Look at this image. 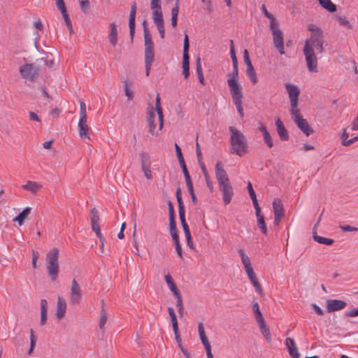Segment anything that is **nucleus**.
<instances>
[{
  "instance_id": "f257e3e1",
  "label": "nucleus",
  "mask_w": 358,
  "mask_h": 358,
  "mask_svg": "<svg viewBox=\"0 0 358 358\" xmlns=\"http://www.w3.org/2000/svg\"><path fill=\"white\" fill-rule=\"evenodd\" d=\"M324 39L323 34H310V38L305 42L303 54L306 57L307 68L310 72H317V59L314 52V48L318 53L324 51Z\"/></svg>"
},
{
  "instance_id": "f03ea898",
  "label": "nucleus",
  "mask_w": 358,
  "mask_h": 358,
  "mask_svg": "<svg viewBox=\"0 0 358 358\" xmlns=\"http://www.w3.org/2000/svg\"><path fill=\"white\" fill-rule=\"evenodd\" d=\"M230 136V152L236 154L239 157L248 152V141L244 134L234 127H229Z\"/></svg>"
},
{
  "instance_id": "7ed1b4c3",
  "label": "nucleus",
  "mask_w": 358,
  "mask_h": 358,
  "mask_svg": "<svg viewBox=\"0 0 358 358\" xmlns=\"http://www.w3.org/2000/svg\"><path fill=\"white\" fill-rule=\"evenodd\" d=\"M262 10L264 15L270 20V29L273 36V45L280 55H284L285 52L282 31L279 29V24L275 17L267 10L264 4L262 5Z\"/></svg>"
},
{
  "instance_id": "20e7f679",
  "label": "nucleus",
  "mask_w": 358,
  "mask_h": 358,
  "mask_svg": "<svg viewBox=\"0 0 358 358\" xmlns=\"http://www.w3.org/2000/svg\"><path fill=\"white\" fill-rule=\"evenodd\" d=\"M59 255L57 248H52L46 254V271L52 282H57L59 273Z\"/></svg>"
},
{
  "instance_id": "39448f33",
  "label": "nucleus",
  "mask_w": 358,
  "mask_h": 358,
  "mask_svg": "<svg viewBox=\"0 0 358 358\" xmlns=\"http://www.w3.org/2000/svg\"><path fill=\"white\" fill-rule=\"evenodd\" d=\"M153 22L155 24L161 38L165 37L164 22L161 6V0H150Z\"/></svg>"
},
{
  "instance_id": "423d86ee",
  "label": "nucleus",
  "mask_w": 358,
  "mask_h": 358,
  "mask_svg": "<svg viewBox=\"0 0 358 358\" xmlns=\"http://www.w3.org/2000/svg\"><path fill=\"white\" fill-rule=\"evenodd\" d=\"M40 70V67L35 64H24L19 69L22 78L31 82H34L38 78Z\"/></svg>"
},
{
  "instance_id": "0eeeda50",
  "label": "nucleus",
  "mask_w": 358,
  "mask_h": 358,
  "mask_svg": "<svg viewBox=\"0 0 358 358\" xmlns=\"http://www.w3.org/2000/svg\"><path fill=\"white\" fill-rule=\"evenodd\" d=\"M176 196L178 204L179 218L185 233V236L186 239H189L191 236V233L189 229V227L185 221V210L182 199L181 190L180 188L177 189Z\"/></svg>"
},
{
  "instance_id": "6e6552de",
  "label": "nucleus",
  "mask_w": 358,
  "mask_h": 358,
  "mask_svg": "<svg viewBox=\"0 0 358 358\" xmlns=\"http://www.w3.org/2000/svg\"><path fill=\"white\" fill-rule=\"evenodd\" d=\"M290 113L293 120L296 124L300 130L302 131L307 136H310L313 132V130L308 124V121L303 118L300 110L298 109L296 110L290 111Z\"/></svg>"
},
{
  "instance_id": "1a4fd4ad",
  "label": "nucleus",
  "mask_w": 358,
  "mask_h": 358,
  "mask_svg": "<svg viewBox=\"0 0 358 358\" xmlns=\"http://www.w3.org/2000/svg\"><path fill=\"white\" fill-rule=\"evenodd\" d=\"M189 43L187 34H185L183 43V57H182V74L185 78L189 76Z\"/></svg>"
},
{
  "instance_id": "9d476101",
  "label": "nucleus",
  "mask_w": 358,
  "mask_h": 358,
  "mask_svg": "<svg viewBox=\"0 0 358 358\" xmlns=\"http://www.w3.org/2000/svg\"><path fill=\"white\" fill-rule=\"evenodd\" d=\"M286 90L287 91V93L289 94V98L290 99V105H291V110L290 111L296 110L297 109L298 106V98L299 95L300 94V90L297 87V86L291 84L287 83L285 85Z\"/></svg>"
},
{
  "instance_id": "9b49d317",
  "label": "nucleus",
  "mask_w": 358,
  "mask_h": 358,
  "mask_svg": "<svg viewBox=\"0 0 358 358\" xmlns=\"http://www.w3.org/2000/svg\"><path fill=\"white\" fill-rule=\"evenodd\" d=\"M227 83L232 99H243L242 87L238 83V81L234 78H229Z\"/></svg>"
},
{
  "instance_id": "f8f14e48",
  "label": "nucleus",
  "mask_w": 358,
  "mask_h": 358,
  "mask_svg": "<svg viewBox=\"0 0 358 358\" xmlns=\"http://www.w3.org/2000/svg\"><path fill=\"white\" fill-rule=\"evenodd\" d=\"M243 60L246 64L247 74L250 78L252 83L255 85L257 83V78L252 62L250 59L249 52L246 49L243 52Z\"/></svg>"
},
{
  "instance_id": "ddd939ff",
  "label": "nucleus",
  "mask_w": 358,
  "mask_h": 358,
  "mask_svg": "<svg viewBox=\"0 0 358 358\" xmlns=\"http://www.w3.org/2000/svg\"><path fill=\"white\" fill-rule=\"evenodd\" d=\"M273 209L274 213V224L278 225L281 219L285 215V211L282 201L276 198L273 201Z\"/></svg>"
},
{
  "instance_id": "4468645a",
  "label": "nucleus",
  "mask_w": 358,
  "mask_h": 358,
  "mask_svg": "<svg viewBox=\"0 0 358 358\" xmlns=\"http://www.w3.org/2000/svg\"><path fill=\"white\" fill-rule=\"evenodd\" d=\"M219 187L222 194L224 203L228 205L234 196L233 187L230 182L220 184Z\"/></svg>"
},
{
  "instance_id": "2eb2a0df",
  "label": "nucleus",
  "mask_w": 358,
  "mask_h": 358,
  "mask_svg": "<svg viewBox=\"0 0 358 358\" xmlns=\"http://www.w3.org/2000/svg\"><path fill=\"white\" fill-rule=\"evenodd\" d=\"M215 176L218 185L230 182L223 164L220 161H217L215 164Z\"/></svg>"
},
{
  "instance_id": "dca6fc26",
  "label": "nucleus",
  "mask_w": 358,
  "mask_h": 358,
  "mask_svg": "<svg viewBox=\"0 0 358 358\" xmlns=\"http://www.w3.org/2000/svg\"><path fill=\"white\" fill-rule=\"evenodd\" d=\"M347 306V303L343 300L328 299L326 303L327 310L329 313L341 310Z\"/></svg>"
},
{
  "instance_id": "f3484780",
  "label": "nucleus",
  "mask_w": 358,
  "mask_h": 358,
  "mask_svg": "<svg viewBox=\"0 0 358 358\" xmlns=\"http://www.w3.org/2000/svg\"><path fill=\"white\" fill-rule=\"evenodd\" d=\"M137 5L136 2H133L131 6L129 19V35L131 37V41L133 42L134 33H135V17L136 13Z\"/></svg>"
},
{
  "instance_id": "a211bd4d",
  "label": "nucleus",
  "mask_w": 358,
  "mask_h": 358,
  "mask_svg": "<svg viewBox=\"0 0 358 358\" xmlns=\"http://www.w3.org/2000/svg\"><path fill=\"white\" fill-rule=\"evenodd\" d=\"M81 299V290L77 281L73 279L71 288V302L72 303H78Z\"/></svg>"
},
{
  "instance_id": "6ab92c4d",
  "label": "nucleus",
  "mask_w": 358,
  "mask_h": 358,
  "mask_svg": "<svg viewBox=\"0 0 358 358\" xmlns=\"http://www.w3.org/2000/svg\"><path fill=\"white\" fill-rule=\"evenodd\" d=\"M285 345H286L288 352L292 358H299L300 354L298 352L297 347L296 345V343L294 339L291 338H287L285 341Z\"/></svg>"
},
{
  "instance_id": "aec40b11",
  "label": "nucleus",
  "mask_w": 358,
  "mask_h": 358,
  "mask_svg": "<svg viewBox=\"0 0 358 358\" xmlns=\"http://www.w3.org/2000/svg\"><path fill=\"white\" fill-rule=\"evenodd\" d=\"M198 331L201 341L205 347L206 351L211 350V346L206 335L204 327L202 322H199L198 324Z\"/></svg>"
},
{
  "instance_id": "412c9836",
  "label": "nucleus",
  "mask_w": 358,
  "mask_h": 358,
  "mask_svg": "<svg viewBox=\"0 0 358 358\" xmlns=\"http://www.w3.org/2000/svg\"><path fill=\"white\" fill-rule=\"evenodd\" d=\"M78 131L81 138H90L89 131L90 127L87 124L86 120H79L78 122Z\"/></svg>"
},
{
  "instance_id": "4be33fe9",
  "label": "nucleus",
  "mask_w": 358,
  "mask_h": 358,
  "mask_svg": "<svg viewBox=\"0 0 358 358\" xmlns=\"http://www.w3.org/2000/svg\"><path fill=\"white\" fill-rule=\"evenodd\" d=\"M53 52H46V66L52 68L55 64L59 63V56L57 51L52 50Z\"/></svg>"
},
{
  "instance_id": "5701e85b",
  "label": "nucleus",
  "mask_w": 358,
  "mask_h": 358,
  "mask_svg": "<svg viewBox=\"0 0 358 358\" xmlns=\"http://www.w3.org/2000/svg\"><path fill=\"white\" fill-rule=\"evenodd\" d=\"M275 125L277 128V132L278 134L279 135L280 138L282 141H288V132L285 127H284L282 122L279 118L275 121Z\"/></svg>"
},
{
  "instance_id": "b1692460",
  "label": "nucleus",
  "mask_w": 358,
  "mask_h": 358,
  "mask_svg": "<svg viewBox=\"0 0 358 358\" xmlns=\"http://www.w3.org/2000/svg\"><path fill=\"white\" fill-rule=\"evenodd\" d=\"M168 312L169 314V316L171 317L173 330L175 334V338H179V330H178V324L177 317L174 311V309L172 307L168 308Z\"/></svg>"
},
{
  "instance_id": "393cba45",
  "label": "nucleus",
  "mask_w": 358,
  "mask_h": 358,
  "mask_svg": "<svg viewBox=\"0 0 358 358\" xmlns=\"http://www.w3.org/2000/svg\"><path fill=\"white\" fill-rule=\"evenodd\" d=\"M66 303L64 299L62 297H58L57 304V313L56 316L57 319H62L66 313Z\"/></svg>"
},
{
  "instance_id": "a878e982",
  "label": "nucleus",
  "mask_w": 358,
  "mask_h": 358,
  "mask_svg": "<svg viewBox=\"0 0 358 358\" xmlns=\"http://www.w3.org/2000/svg\"><path fill=\"white\" fill-rule=\"evenodd\" d=\"M110 34L108 35V40L110 44L115 47L117 45V29L115 24L112 22L109 24Z\"/></svg>"
},
{
  "instance_id": "bb28decb",
  "label": "nucleus",
  "mask_w": 358,
  "mask_h": 358,
  "mask_svg": "<svg viewBox=\"0 0 358 358\" xmlns=\"http://www.w3.org/2000/svg\"><path fill=\"white\" fill-rule=\"evenodd\" d=\"M22 187L33 194H36L40 189H42L43 185L34 181H28L27 184L22 185Z\"/></svg>"
},
{
  "instance_id": "cd10ccee",
  "label": "nucleus",
  "mask_w": 358,
  "mask_h": 358,
  "mask_svg": "<svg viewBox=\"0 0 358 358\" xmlns=\"http://www.w3.org/2000/svg\"><path fill=\"white\" fill-rule=\"evenodd\" d=\"M155 113L154 111L153 108L152 107L150 110L148 111V127H149V133L152 135L154 134L156 124L155 123Z\"/></svg>"
},
{
  "instance_id": "c85d7f7f",
  "label": "nucleus",
  "mask_w": 358,
  "mask_h": 358,
  "mask_svg": "<svg viewBox=\"0 0 358 358\" xmlns=\"http://www.w3.org/2000/svg\"><path fill=\"white\" fill-rule=\"evenodd\" d=\"M165 281L171 291L173 292V295H178V293L180 292V290L176 285L170 274H167L165 275Z\"/></svg>"
},
{
  "instance_id": "c756f323",
  "label": "nucleus",
  "mask_w": 358,
  "mask_h": 358,
  "mask_svg": "<svg viewBox=\"0 0 358 358\" xmlns=\"http://www.w3.org/2000/svg\"><path fill=\"white\" fill-rule=\"evenodd\" d=\"M179 13V3L178 0L176 1V5L171 9V25L173 28L177 26L178 15Z\"/></svg>"
},
{
  "instance_id": "7c9ffc66",
  "label": "nucleus",
  "mask_w": 358,
  "mask_h": 358,
  "mask_svg": "<svg viewBox=\"0 0 358 358\" xmlns=\"http://www.w3.org/2000/svg\"><path fill=\"white\" fill-rule=\"evenodd\" d=\"M313 239L315 241L317 242L318 243L326 245H331L334 243V239L318 236L316 234L315 232L313 235Z\"/></svg>"
},
{
  "instance_id": "2f4dec72",
  "label": "nucleus",
  "mask_w": 358,
  "mask_h": 358,
  "mask_svg": "<svg viewBox=\"0 0 358 358\" xmlns=\"http://www.w3.org/2000/svg\"><path fill=\"white\" fill-rule=\"evenodd\" d=\"M320 4L328 11L333 13L336 10V6L331 0H318Z\"/></svg>"
},
{
  "instance_id": "473e14b6",
  "label": "nucleus",
  "mask_w": 358,
  "mask_h": 358,
  "mask_svg": "<svg viewBox=\"0 0 358 358\" xmlns=\"http://www.w3.org/2000/svg\"><path fill=\"white\" fill-rule=\"evenodd\" d=\"M238 252L241 257V262L244 265V268H248L249 267H251V262L249 257L245 253L244 250L243 249H239L238 250Z\"/></svg>"
},
{
  "instance_id": "72a5a7b5",
  "label": "nucleus",
  "mask_w": 358,
  "mask_h": 358,
  "mask_svg": "<svg viewBox=\"0 0 358 358\" xmlns=\"http://www.w3.org/2000/svg\"><path fill=\"white\" fill-rule=\"evenodd\" d=\"M30 213V208H26L24 209L15 218V221L17 222L19 225H22L24 221V220L27 217Z\"/></svg>"
},
{
  "instance_id": "f704fd0d",
  "label": "nucleus",
  "mask_w": 358,
  "mask_h": 358,
  "mask_svg": "<svg viewBox=\"0 0 358 358\" xmlns=\"http://www.w3.org/2000/svg\"><path fill=\"white\" fill-rule=\"evenodd\" d=\"M196 74H197V76H198L200 83L202 85H204L205 84L204 76L203 74L201 59L199 57L196 59Z\"/></svg>"
},
{
  "instance_id": "c9c22d12",
  "label": "nucleus",
  "mask_w": 358,
  "mask_h": 358,
  "mask_svg": "<svg viewBox=\"0 0 358 358\" xmlns=\"http://www.w3.org/2000/svg\"><path fill=\"white\" fill-rule=\"evenodd\" d=\"M257 218V225L259 228L260 229L261 231L266 235L267 234V227L266 224L264 221V217L262 214H259L258 215H256Z\"/></svg>"
},
{
  "instance_id": "e433bc0d",
  "label": "nucleus",
  "mask_w": 358,
  "mask_h": 358,
  "mask_svg": "<svg viewBox=\"0 0 358 358\" xmlns=\"http://www.w3.org/2000/svg\"><path fill=\"white\" fill-rule=\"evenodd\" d=\"M201 169L204 176L207 187L209 188L210 191L212 192L213 191V185L212 180H210V176L208 173L206 166H201Z\"/></svg>"
},
{
  "instance_id": "4c0bfd02",
  "label": "nucleus",
  "mask_w": 358,
  "mask_h": 358,
  "mask_svg": "<svg viewBox=\"0 0 358 358\" xmlns=\"http://www.w3.org/2000/svg\"><path fill=\"white\" fill-rule=\"evenodd\" d=\"M154 58L155 53L153 45L145 46V60H154Z\"/></svg>"
},
{
  "instance_id": "58836bf2",
  "label": "nucleus",
  "mask_w": 358,
  "mask_h": 358,
  "mask_svg": "<svg viewBox=\"0 0 358 358\" xmlns=\"http://www.w3.org/2000/svg\"><path fill=\"white\" fill-rule=\"evenodd\" d=\"M60 12L63 16V18L64 20L66 25L67 26L70 33L71 34L73 31V29L71 21L69 18L68 13H67L66 8L60 10Z\"/></svg>"
},
{
  "instance_id": "ea45409f",
  "label": "nucleus",
  "mask_w": 358,
  "mask_h": 358,
  "mask_svg": "<svg viewBox=\"0 0 358 358\" xmlns=\"http://www.w3.org/2000/svg\"><path fill=\"white\" fill-rule=\"evenodd\" d=\"M259 327L261 333L265 337L266 340L270 343L271 341V335L270 333L269 328L267 327L266 324L260 325Z\"/></svg>"
},
{
  "instance_id": "a19ab883",
  "label": "nucleus",
  "mask_w": 358,
  "mask_h": 358,
  "mask_svg": "<svg viewBox=\"0 0 358 358\" xmlns=\"http://www.w3.org/2000/svg\"><path fill=\"white\" fill-rule=\"evenodd\" d=\"M170 234L173 239L178 238L175 220H169Z\"/></svg>"
},
{
  "instance_id": "79ce46f5",
  "label": "nucleus",
  "mask_w": 358,
  "mask_h": 358,
  "mask_svg": "<svg viewBox=\"0 0 358 358\" xmlns=\"http://www.w3.org/2000/svg\"><path fill=\"white\" fill-rule=\"evenodd\" d=\"M249 279H250V282L255 287V291L258 294H262V289L261 285H260V284H259V281L257 280V278L256 275H255L254 276L250 278Z\"/></svg>"
},
{
  "instance_id": "37998d69",
  "label": "nucleus",
  "mask_w": 358,
  "mask_h": 358,
  "mask_svg": "<svg viewBox=\"0 0 358 358\" xmlns=\"http://www.w3.org/2000/svg\"><path fill=\"white\" fill-rule=\"evenodd\" d=\"M106 321H107V315H106V310L103 307L101 309V315H100L99 323V328L101 329H103L104 328Z\"/></svg>"
},
{
  "instance_id": "c03bdc74",
  "label": "nucleus",
  "mask_w": 358,
  "mask_h": 358,
  "mask_svg": "<svg viewBox=\"0 0 358 358\" xmlns=\"http://www.w3.org/2000/svg\"><path fill=\"white\" fill-rule=\"evenodd\" d=\"M230 55L232 60L233 66H236V64H238V59L236 55L233 40H230Z\"/></svg>"
},
{
  "instance_id": "a18cd8bd",
  "label": "nucleus",
  "mask_w": 358,
  "mask_h": 358,
  "mask_svg": "<svg viewBox=\"0 0 358 358\" xmlns=\"http://www.w3.org/2000/svg\"><path fill=\"white\" fill-rule=\"evenodd\" d=\"M99 215H98V210L95 208H93L91 210V224H92V226L95 225V224H99Z\"/></svg>"
},
{
  "instance_id": "49530a36",
  "label": "nucleus",
  "mask_w": 358,
  "mask_h": 358,
  "mask_svg": "<svg viewBox=\"0 0 358 358\" xmlns=\"http://www.w3.org/2000/svg\"><path fill=\"white\" fill-rule=\"evenodd\" d=\"M141 167L150 166V156L146 152L140 155Z\"/></svg>"
},
{
  "instance_id": "de8ad7c7",
  "label": "nucleus",
  "mask_w": 358,
  "mask_h": 358,
  "mask_svg": "<svg viewBox=\"0 0 358 358\" xmlns=\"http://www.w3.org/2000/svg\"><path fill=\"white\" fill-rule=\"evenodd\" d=\"M31 335H30V348L28 351V355H31L32 351L34 350V348H35L36 343V337L34 334V331L31 329L30 331Z\"/></svg>"
},
{
  "instance_id": "09e8293b",
  "label": "nucleus",
  "mask_w": 358,
  "mask_h": 358,
  "mask_svg": "<svg viewBox=\"0 0 358 358\" xmlns=\"http://www.w3.org/2000/svg\"><path fill=\"white\" fill-rule=\"evenodd\" d=\"M87 119L86 105L84 101L80 102V120Z\"/></svg>"
},
{
  "instance_id": "8fccbe9b",
  "label": "nucleus",
  "mask_w": 358,
  "mask_h": 358,
  "mask_svg": "<svg viewBox=\"0 0 358 358\" xmlns=\"http://www.w3.org/2000/svg\"><path fill=\"white\" fill-rule=\"evenodd\" d=\"M233 101L234 105L236 106L238 113H239L240 116L243 117L244 116V113L243 108L242 107V99H236Z\"/></svg>"
},
{
  "instance_id": "3c124183",
  "label": "nucleus",
  "mask_w": 358,
  "mask_h": 358,
  "mask_svg": "<svg viewBox=\"0 0 358 358\" xmlns=\"http://www.w3.org/2000/svg\"><path fill=\"white\" fill-rule=\"evenodd\" d=\"M155 109H156L158 117H159V129L162 130V128H163V125H164L163 110H162V108H159V107H157V108H155Z\"/></svg>"
},
{
  "instance_id": "603ef678",
  "label": "nucleus",
  "mask_w": 358,
  "mask_h": 358,
  "mask_svg": "<svg viewBox=\"0 0 358 358\" xmlns=\"http://www.w3.org/2000/svg\"><path fill=\"white\" fill-rule=\"evenodd\" d=\"M176 340L177 341L179 348L182 351V354L185 356V357L191 358L189 353L187 352V350L186 349L184 348V347L182 345V340H181L180 336H179V338H176Z\"/></svg>"
},
{
  "instance_id": "864d4df0",
  "label": "nucleus",
  "mask_w": 358,
  "mask_h": 358,
  "mask_svg": "<svg viewBox=\"0 0 358 358\" xmlns=\"http://www.w3.org/2000/svg\"><path fill=\"white\" fill-rule=\"evenodd\" d=\"M78 1H79V5H80L81 10L83 13H87V11L90 8L89 0H78Z\"/></svg>"
},
{
  "instance_id": "5fc2aeb1",
  "label": "nucleus",
  "mask_w": 358,
  "mask_h": 358,
  "mask_svg": "<svg viewBox=\"0 0 358 358\" xmlns=\"http://www.w3.org/2000/svg\"><path fill=\"white\" fill-rule=\"evenodd\" d=\"M263 140L268 148L273 147V140L269 133L263 136Z\"/></svg>"
},
{
  "instance_id": "6e6d98bb",
  "label": "nucleus",
  "mask_w": 358,
  "mask_h": 358,
  "mask_svg": "<svg viewBox=\"0 0 358 358\" xmlns=\"http://www.w3.org/2000/svg\"><path fill=\"white\" fill-rule=\"evenodd\" d=\"M308 31H310L311 32L310 34H323L322 31L321 30V29L319 28L318 27H317L315 24H308Z\"/></svg>"
},
{
  "instance_id": "4d7b16f0",
  "label": "nucleus",
  "mask_w": 358,
  "mask_h": 358,
  "mask_svg": "<svg viewBox=\"0 0 358 358\" xmlns=\"http://www.w3.org/2000/svg\"><path fill=\"white\" fill-rule=\"evenodd\" d=\"M175 243L176 246V250L177 252V254L178 255L180 259H182V248L180 244L179 238L176 239H173Z\"/></svg>"
},
{
  "instance_id": "13d9d810",
  "label": "nucleus",
  "mask_w": 358,
  "mask_h": 358,
  "mask_svg": "<svg viewBox=\"0 0 358 358\" xmlns=\"http://www.w3.org/2000/svg\"><path fill=\"white\" fill-rule=\"evenodd\" d=\"M175 149H176V156H177L179 163L184 162L185 160H184V158L182 156V150H181L180 146L177 143H175Z\"/></svg>"
},
{
  "instance_id": "bf43d9fd",
  "label": "nucleus",
  "mask_w": 358,
  "mask_h": 358,
  "mask_svg": "<svg viewBox=\"0 0 358 358\" xmlns=\"http://www.w3.org/2000/svg\"><path fill=\"white\" fill-rule=\"evenodd\" d=\"M41 323L45 324V299L41 301Z\"/></svg>"
},
{
  "instance_id": "052dcab7",
  "label": "nucleus",
  "mask_w": 358,
  "mask_h": 358,
  "mask_svg": "<svg viewBox=\"0 0 358 358\" xmlns=\"http://www.w3.org/2000/svg\"><path fill=\"white\" fill-rule=\"evenodd\" d=\"M52 143V141H46V150H48V153L46 152V155L53 157L55 155L56 151L54 149H52L51 145Z\"/></svg>"
},
{
  "instance_id": "680f3d73",
  "label": "nucleus",
  "mask_w": 358,
  "mask_h": 358,
  "mask_svg": "<svg viewBox=\"0 0 358 358\" xmlns=\"http://www.w3.org/2000/svg\"><path fill=\"white\" fill-rule=\"evenodd\" d=\"M141 169H142V171H143L144 175L147 179L150 180L152 178V171L150 170V166H143V167H141Z\"/></svg>"
},
{
  "instance_id": "e2e57ef3",
  "label": "nucleus",
  "mask_w": 358,
  "mask_h": 358,
  "mask_svg": "<svg viewBox=\"0 0 358 358\" xmlns=\"http://www.w3.org/2000/svg\"><path fill=\"white\" fill-rule=\"evenodd\" d=\"M339 227H340V229L343 231H350V232H352V231H358V228L357 227L350 226V225H341Z\"/></svg>"
},
{
  "instance_id": "0e129e2a",
  "label": "nucleus",
  "mask_w": 358,
  "mask_h": 358,
  "mask_svg": "<svg viewBox=\"0 0 358 358\" xmlns=\"http://www.w3.org/2000/svg\"><path fill=\"white\" fill-rule=\"evenodd\" d=\"M60 113H61V110H59L57 108H55L52 109L49 112V115L52 117V120H55L59 117Z\"/></svg>"
},
{
  "instance_id": "69168bd1",
  "label": "nucleus",
  "mask_w": 358,
  "mask_h": 358,
  "mask_svg": "<svg viewBox=\"0 0 358 358\" xmlns=\"http://www.w3.org/2000/svg\"><path fill=\"white\" fill-rule=\"evenodd\" d=\"M124 90L125 95L127 96L128 100H131L133 98V92L129 90L127 81L124 82Z\"/></svg>"
},
{
  "instance_id": "338daca9",
  "label": "nucleus",
  "mask_w": 358,
  "mask_h": 358,
  "mask_svg": "<svg viewBox=\"0 0 358 358\" xmlns=\"http://www.w3.org/2000/svg\"><path fill=\"white\" fill-rule=\"evenodd\" d=\"M92 229L96 233V235L99 237V240L102 241L103 236L101 233L99 225V224L92 225Z\"/></svg>"
},
{
  "instance_id": "774afa93",
  "label": "nucleus",
  "mask_w": 358,
  "mask_h": 358,
  "mask_svg": "<svg viewBox=\"0 0 358 358\" xmlns=\"http://www.w3.org/2000/svg\"><path fill=\"white\" fill-rule=\"evenodd\" d=\"M144 41H145V46L153 45L151 36H150V33L148 34L146 31H145V34H144Z\"/></svg>"
}]
</instances>
